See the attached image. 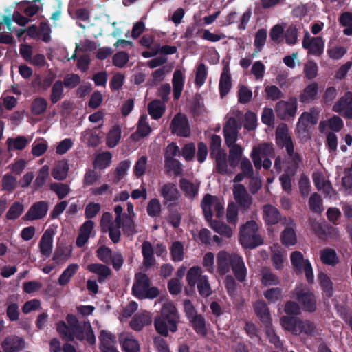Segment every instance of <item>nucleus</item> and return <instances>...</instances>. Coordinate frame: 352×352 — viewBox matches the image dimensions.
<instances>
[{
  "label": "nucleus",
  "mask_w": 352,
  "mask_h": 352,
  "mask_svg": "<svg viewBox=\"0 0 352 352\" xmlns=\"http://www.w3.org/2000/svg\"><path fill=\"white\" fill-rule=\"evenodd\" d=\"M172 260L175 262L182 261L184 258V245L180 241H174L170 248Z\"/></svg>",
  "instance_id": "nucleus-48"
},
{
  "label": "nucleus",
  "mask_w": 352,
  "mask_h": 352,
  "mask_svg": "<svg viewBox=\"0 0 352 352\" xmlns=\"http://www.w3.org/2000/svg\"><path fill=\"white\" fill-rule=\"evenodd\" d=\"M181 190L184 192L186 197L194 199L198 194L199 184H194L186 178L179 180Z\"/></svg>",
  "instance_id": "nucleus-29"
},
{
  "label": "nucleus",
  "mask_w": 352,
  "mask_h": 352,
  "mask_svg": "<svg viewBox=\"0 0 352 352\" xmlns=\"http://www.w3.org/2000/svg\"><path fill=\"white\" fill-rule=\"evenodd\" d=\"M275 111L277 116L281 120L294 117L297 111V98L292 96L287 101L278 102L276 104Z\"/></svg>",
  "instance_id": "nucleus-11"
},
{
  "label": "nucleus",
  "mask_w": 352,
  "mask_h": 352,
  "mask_svg": "<svg viewBox=\"0 0 352 352\" xmlns=\"http://www.w3.org/2000/svg\"><path fill=\"white\" fill-rule=\"evenodd\" d=\"M243 154L242 148L239 144L230 147L229 155L228 156L229 165L232 168H235L241 160Z\"/></svg>",
  "instance_id": "nucleus-37"
},
{
  "label": "nucleus",
  "mask_w": 352,
  "mask_h": 352,
  "mask_svg": "<svg viewBox=\"0 0 352 352\" xmlns=\"http://www.w3.org/2000/svg\"><path fill=\"white\" fill-rule=\"evenodd\" d=\"M79 266L78 264L72 263L67 266V267L62 272L58 278V284L60 286L67 285L72 278V277L77 272Z\"/></svg>",
  "instance_id": "nucleus-36"
},
{
  "label": "nucleus",
  "mask_w": 352,
  "mask_h": 352,
  "mask_svg": "<svg viewBox=\"0 0 352 352\" xmlns=\"http://www.w3.org/2000/svg\"><path fill=\"white\" fill-rule=\"evenodd\" d=\"M285 162L287 164L285 172L289 173L292 175H295L302 162V157L299 153H296L294 157H287Z\"/></svg>",
  "instance_id": "nucleus-38"
},
{
  "label": "nucleus",
  "mask_w": 352,
  "mask_h": 352,
  "mask_svg": "<svg viewBox=\"0 0 352 352\" xmlns=\"http://www.w3.org/2000/svg\"><path fill=\"white\" fill-rule=\"evenodd\" d=\"M290 260L297 273L305 271L307 280L309 283L314 282V273L311 263L308 259H304L303 254L300 251H294L290 255Z\"/></svg>",
  "instance_id": "nucleus-6"
},
{
  "label": "nucleus",
  "mask_w": 352,
  "mask_h": 352,
  "mask_svg": "<svg viewBox=\"0 0 352 352\" xmlns=\"http://www.w3.org/2000/svg\"><path fill=\"white\" fill-rule=\"evenodd\" d=\"M300 330L309 336H314L317 333L316 324L309 320H301Z\"/></svg>",
  "instance_id": "nucleus-62"
},
{
  "label": "nucleus",
  "mask_w": 352,
  "mask_h": 352,
  "mask_svg": "<svg viewBox=\"0 0 352 352\" xmlns=\"http://www.w3.org/2000/svg\"><path fill=\"white\" fill-rule=\"evenodd\" d=\"M159 193L163 198V204L169 208L176 206L180 197V193L176 185L172 182H168L159 188Z\"/></svg>",
  "instance_id": "nucleus-8"
},
{
  "label": "nucleus",
  "mask_w": 352,
  "mask_h": 352,
  "mask_svg": "<svg viewBox=\"0 0 352 352\" xmlns=\"http://www.w3.org/2000/svg\"><path fill=\"white\" fill-rule=\"evenodd\" d=\"M201 206L206 221L212 220V207L214 208L217 217H220L224 211V207L218 197L210 194H206L204 196L201 201Z\"/></svg>",
  "instance_id": "nucleus-5"
},
{
  "label": "nucleus",
  "mask_w": 352,
  "mask_h": 352,
  "mask_svg": "<svg viewBox=\"0 0 352 352\" xmlns=\"http://www.w3.org/2000/svg\"><path fill=\"white\" fill-rule=\"evenodd\" d=\"M121 138V129L120 126L115 125L107 135V144L109 148H114Z\"/></svg>",
  "instance_id": "nucleus-43"
},
{
  "label": "nucleus",
  "mask_w": 352,
  "mask_h": 352,
  "mask_svg": "<svg viewBox=\"0 0 352 352\" xmlns=\"http://www.w3.org/2000/svg\"><path fill=\"white\" fill-rule=\"evenodd\" d=\"M142 254L144 258V265L151 267L155 263L154 250L151 242L145 241L142 244Z\"/></svg>",
  "instance_id": "nucleus-30"
},
{
  "label": "nucleus",
  "mask_w": 352,
  "mask_h": 352,
  "mask_svg": "<svg viewBox=\"0 0 352 352\" xmlns=\"http://www.w3.org/2000/svg\"><path fill=\"white\" fill-rule=\"evenodd\" d=\"M146 210L148 216L151 217H159L161 213V204L160 201L156 198L151 199L148 201Z\"/></svg>",
  "instance_id": "nucleus-57"
},
{
  "label": "nucleus",
  "mask_w": 352,
  "mask_h": 352,
  "mask_svg": "<svg viewBox=\"0 0 352 352\" xmlns=\"http://www.w3.org/2000/svg\"><path fill=\"white\" fill-rule=\"evenodd\" d=\"M54 231L47 229L45 231L39 242V249L41 254L50 256L52 251Z\"/></svg>",
  "instance_id": "nucleus-24"
},
{
  "label": "nucleus",
  "mask_w": 352,
  "mask_h": 352,
  "mask_svg": "<svg viewBox=\"0 0 352 352\" xmlns=\"http://www.w3.org/2000/svg\"><path fill=\"white\" fill-rule=\"evenodd\" d=\"M333 111L352 120V92L346 91L333 106Z\"/></svg>",
  "instance_id": "nucleus-13"
},
{
  "label": "nucleus",
  "mask_w": 352,
  "mask_h": 352,
  "mask_svg": "<svg viewBox=\"0 0 352 352\" xmlns=\"http://www.w3.org/2000/svg\"><path fill=\"white\" fill-rule=\"evenodd\" d=\"M168 209L167 221L174 228H177L181 223L182 215L178 210L173 209V207H170Z\"/></svg>",
  "instance_id": "nucleus-60"
},
{
  "label": "nucleus",
  "mask_w": 352,
  "mask_h": 352,
  "mask_svg": "<svg viewBox=\"0 0 352 352\" xmlns=\"http://www.w3.org/2000/svg\"><path fill=\"white\" fill-rule=\"evenodd\" d=\"M263 218L267 226L277 224L281 219L279 210L271 204H266L263 206Z\"/></svg>",
  "instance_id": "nucleus-23"
},
{
  "label": "nucleus",
  "mask_w": 352,
  "mask_h": 352,
  "mask_svg": "<svg viewBox=\"0 0 352 352\" xmlns=\"http://www.w3.org/2000/svg\"><path fill=\"white\" fill-rule=\"evenodd\" d=\"M29 141L25 136H18L14 139L8 138L7 143L8 146H12L14 150H23L28 145Z\"/></svg>",
  "instance_id": "nucleus-59"
},
{
  "label": "nucleus",
  "mask_w": 352,
  "mask_h": 352,
  "mask_svg": "<svg viewBox=\"0 0 352 352\" xmlns=\"http://www.w3.org/2000/svg\"><path fill=\"white\" fill-rule=\"evenodd\" d=\"M78 0H70L69 4V14L73 18L82 21H88L90 19V11L86 8H81L75 10L72 13V8L77 4Z\"/></svg>",
  "instance_id": "nucleus-32"
},
{
  "label": "nucleus",
  "mask_w": 352,
  "mask_h": 352,
  "mask_svg": "<svg viewBox=\"0 0 352 352\" xmlns=\"http://www.w3.org/2000/svg\"><path fill=\"white\" fill-rule=\"evenodd\" d=\"M129 54L124 51L116 53L112 58L113 65L117 67L122 68L129 62Z\"/></svg>",
  "instance_id": "nucleus-58"
},
{
  "label": "nucleus",
  "mask_w": 352,
  "mask_h": 352,
  "mask_svg": "<svg viewBox=\"0 0 352 352\" xmlns=\"http://www.w3.org/2000/svg\"><path fill=\"white\" fill-rule=\"evenodd\" d=\"M179 316L175 306L171 303L163 305L160 315L154 320L156 331L163 336H167L168 330L175 332L177 330V323Z\"/></svg>",
  "instance_id": "nucleus-3"
},
{
  "label": "nucleus",
  "mask_w": 352,
  "mask_h": 352,
  "mask_svg": "<svg viewBox=\"0 0 352 352\" xmlns=\"http://www.w3.org/2000/svg\"><path fill=\"white\" fill-rule=\"evenodd\" d=\"M223 132L228 147L235 146L238 137L237 122L235 118H230L228 119L223 127Z\"/></svg>",
  "instance_id": "nucleus-16"
},
{
  "label": "nucleus",
  "mask_w": 352,
  "mask_h": 352,
  "mask_svg": "<svg viewBox=\"0 0 352 352\" xmlns=\"http://www.w3.org/2000/svg\"><path fill=\"white\" fill-rule=\"evenodd\" d=\"M302 44L303 48L307 50L309 54L320 56L323 53L324 43L320 36L311 37L309 32H306Z\"/></svg>",
  "instance_id": "nucleus-12"
},
{
  "label": "nucleus",
  "mask_w": 352,
  "mask_h": 352,
  "mask_svg": "<svg viewBox=\"0 0 352 352\" xmlns=\"http://www.w3.org/2000/svg\"><path fill=\"white\" fill-rule=\"evenodd\" d=\"M24 206L20 201H14L10 207L6 214V218L9 220H15L23 213Z\"/></svg>",
  "instance_id": "nucleus-49"
},
{
  "label": "nucleus",
  "mask_w": 352,
  "mask_h": 352,
  "mask_svg": "<svg viewBox=\"0 0 352 352\" xmlns=\"http://www.w3.org/2000/svg\"><path fill=\"white\" fill-rule=\"evenodd\" d=\"M318 92V85L316 82L309 84L299 96L302 103H310L316 98Z\"/></svg>",
  "instance_id": "nucleus-27"
},
{
  "label": "nucleus",
  "mask_w": 352,
  "mask_h": 352,
  "mask_svg": "<svg viewBox=\"0 0 352 352\" xmlns=\"http://www.w3.org/2000/svg\"><path fill=\"white\" fill-rule=\"evenodd\" d=\"M150 285L151 280L146 274L141 272L136 274L132 287L133 295L140 299Z\"/></svg>",
  "instance_id": "nucleus-18"
},
{
  "label": "nucleus",
  "mask_w": 352,
  "mask_h": 352,
  "mask_svg": "<svg viewBox=\"0 0 352 352\" xmlns=\"http://www.w3.org/2000/svg\"><path fill=\"white\" fill-rule=\"evenodd\" d=\"M122 349L124 352H140V344L133 337H126L120 341Z\"/></svg>",
  "instance_id": "nucleus-42"
},
{
  "label": "nucleus",
  "mask_w": 352,
  "mask_h": 352,
  "mask_svg": "<svg viewBox=\"0 0 352 352\" xmlns=\"http://www.w3.org/2000/svg\"><path fill=\"white\" fill-rule=\"evenodd\" d=\"M258 226L254 220L242 225L239 231V242L246 249H254L263 243V237L258 233Z\"/></svg>",
  "instance_id": "nucleus-4"
},
{
  "label": "nucleus",
  "mask_w": 352,
  "mask_h": 352,
  "mask_svg": "<svg viewBox=\"0 0 352 352\" xmlns=\"http://www.w3.org/2000/svg\"><path fill=\"white\" fill-rule=\"evenodd\" d=\"M48 211V204L45 201H39L33 204L23 217L25 221H34L45 217Z\"/></svg>",
  "instance_id": "nucleus-15"
},
{
  "label": "nucleus",
  "mask_w": 352,
  "mask_h": 352,
  "mask_svg": "<svg viewBox=\"0 0 352 352\" xmlns=\"http://www.w3.org/2000/svg\"><path fill=\"white\" fill-rule=\"evenodd\" d=\"M207 221L209 223L210 227L221 236L226 238H230L232 236V228L225 223L217 220Z\"/></svg>",
  "instance_id": "nucleus-33"
},
{
  "label": "nucleus",
  "mask_w": 352,
  "mask_h": 352,
  "mask_svg": "<svg viewBox=\"0 0 352 352\" xmlns=\"http://www.w3.org/2000/svg\"><path fill=\"white\" fill-rule=\"evenodd\" d=\"M164 166L168 170L173 171L175 176L182 174L183 168L181 162L175 158L164 159Z\"/></svg>",
  "instance_id": "nucleus-46"
},
{
  "label": "nucleus",
  "mask_w": 352,
  "mask_h": 352,
  "mask_svg": "<svg viewBox=\"0 0 352 352\" xmlns=\"http://www.w3.org/2000/svg\"><path fill=\"white\" fill-rule=\"evenodd\" d=\"M197 289L202 297H208L211 294V288L207 276H201L197 283Z\"/></svg>",
  "instance_id": "nucleus-52"
},
{
  "label": "nucleus",
  "mask_w": 352,
  "mask_h": 352,
  "mask_svg": "<svg viewBox=\"0 0 352 352\" xmlns=\"http://www.w3.org/2000/svg\"><path fill=\"white\" fill-rule=\"evenodd\" d=\"M294 298L305 311L313 313L316 310V298L312 292L303 289L296 290Z\"/></svg>",
  "instance_id": "nucleus-10"
},
{
  "label": "nucleus",
  "mask_w": 352,
  "mask_h": 352,
  "mask_svg": "<svg viewBox=\"0 0 352 352\" xmlns=\"http://www.w3.org/2000/svg\"><path fill=\"white\" fill-rule=\"evenodd\" d=\"M320 259L324 264L332 266H335L339 263L336 251L331 248H324L320 252Z\"/></svg>",
  "instance_id": "nucleus-39"
},
{
  "label": "nucleus",
  "mask_w": 352,
  "mask_h": 352,
  "mask_svg": "<svg viewBox=\"0 0 352 352\" xmlns=\"http://www.w3.org/2000/svg\"><path fill=\"white\" fill-rule=\"evenodd\" d=\"M148 111L153 119L158 120L162 117L165 107L160 100H155L148 104Z\"/></svg>",
  "instance_id": "nucleus-40"
},
{
  "label": "nucleus",
  "mask_w": 352,
  "mask_h": 352,
  "mask_svg": "<svg viewBox=\"0 0 352 352\" xmlns=\"http://www.w3.org/2000/svg\"><path fill=\"white\" fill-rule=\"evenodd\" d=\"M16 185L17 181L16 177L8 173L3 175L2 178L3 190L12 192L15 190Z\"/></svg>",
  "instance_id": "nucleus-55"
},
{
  "label": "nucleus",
  "mask_w": 352,
  "mask_h": 352,
  "mask_svg": "<svg viewBox=\"0 0 352 352\" xmlns=\"http://www.w3.org/2000/svg\"><path fill=\"white\" fill-rule=\"evenodd\" d=\"M201 273V270L199 267H192L189 269L186 274V280L189 286L194 287L199 283V278L202 276Z\"/></svg>",
  "instance_id": "nucleus-50"
},
{
  "label": "nucleus",
  "mask_w": 352,
  "mask_h": 352,
  "mask_svg": "<svg viewBox=\"0 0 352 352\" xmlns=\"http://www.w3.org/2000/svg\"><path fill=\"white\" fill-rule=\"evenodd\" d=\"M266 38L267 30L265 29L261 28L256 32L254 42L256 52H258L261 50L265 43Z\"/></svg>",
  "instance_id": "nucleus-61"
},
{
  "label": "nucleus",
  "mask_w": 352,
  "mask_h": 352,
  "mask_svg": "<svg viewBox=\"0 0 352 352\" xmlns=\"http://www.w3.org/2000/svg\"><path fill=\"white\" fill-rule=\"evenodd\" d=\"M254 167L260 170L262 167L263 157H274L275 151L272 143L264 142L253 147L250 154Z\"/></svg>",
  "instance_id": "nucleus-7"
},
{
  "label": "nucleus",
  "mask_w": 352,
  "mask_h": 352,
  "mask_svg": "<svg viewBox=\"0 0 352 352\" xmlns=\"http://www.w3.org/2000/svg\"><path fill=\"white\" fill-rule=\"evenodd\" d=\"M170 129L173 134L179 137L188 138L190 135V127L187 117L181 113H177L171 120Z\"/></svg>",
  "instance_id": "nucleus-9"
},
{
  "label": "nucleus",
  "mask_w": 352,
  "mask_h": 352,
  "mask_svg": "<svg viewBox=\"0 0 352 352\" xmlns=\"http://www.w3.org/2000/svg\"><path fill=\"white\" fill-rule=\"evenodd\" d=\"M276 142L280 148L285 147L293 143L292 137L288 134V129L286 124L278 126L276 131Z\"/></svg>",
  "instance_id": "nucleus-28"
},
{
  "label": "nucleus",
  "mask_w": 352,
  "mask_h": 352,
  "mask_svg": "<svg viewBox=\"0 0 352 352\" xmlns=\"http://www.w3.org/2000/svg\"><path fill=\"white\" fill-rule=\"evenodd\" d=\"M232 87L231 76L228 66H225L221 74L219 89L221 98L226 96Z\"/></svg>",
  "instance_id": "nucleus-26"
},
{
  "label": "nucleus",
  "mask_w": 352,
  "mask_h": 352,
  "mask_svg": "<svg viewBox=\"0 0 352 352\" xmlns=\"http://www.w3.org/2000/svg\"><path fill=\"white\" fill-rule=\"evenodd\" d=\"M280 241L286 247L294 245L297 243V236L293 227H286L280 234Z\"/></svg>",
  "instance_id": "nucleus-34"
},
{
  "label": "nucleus",
  "mask_w": 352,
  "mask_h": 352,
  "mask_svg": "<svg viewBox=\"0 0 352 352\" xmlns=\"http://www.w3.org/2000/svg\"><path fill=\"white\" fill-rule=\"evenodd\" d=\"M101 352H119L115 346L116 336L108 331L102 330L99 336Z\"/></svg>",
  "instance_id": "nucleus-19"
},
{
  "label": "nucleus",
  "mask_w": 352,
  "mask_h": 352,
  "mask_svg": "<svg viewBox=\"0 0 352 352\" xmlns=\"http://www.w3.org/2000/svg\"><path fill=\"white\" fill-rule=\"evenodd\" d=\"M254 310L265 327L272 326V317L270 309L264 300H257L254 305Z\"/></svg>",
  "instance_id": "nucleus-20"
},
{
  "label": "nucleus",
  "mask_w": 352,
  "mask_h": 352,
  "mask_svg": "<svg viewBox=\"0 0 352 352\" xmlns=\"http://www.w3.org/2000/svg\"><path fill=\"white\" fill-rule=\"evenodd\" d=\"M318 278L324 296L327 298L332 297L333 294V283L330 277L324 272H320Z\"/></svg>",
  "instance_id": "nucleus-31"
},
{
  "label": "nucleus",
  "mask_w": 352,
  "mask_h": 352,
  "mask_svg": "<svg viewBox=\"0 0 352 352\" xmlns=\"http://www.w3.org/2000/svg\"><path fill=\"white\" fill-rule=\"evenodd\" d=\"M87 269L98 276V281L102 283L111 276V270L107 265L100 263H91L87 265Z\"/></svg>",
  "instance_id": "nucleus-25"
},
{
  "label": "nucleus",
  "mask_w": 352,
  "mask_h": 352,
  "mask_svg": "<svg viewBox=\"0 0 352 352\" xmlns=\"http://www.w3.org/2000/svg\"><path fill=\"white\" fill-rule=\"evenodd\" d=\"M112 155L109 152H104L98 155L94 160L95 168L104 169L108 167L111 162Z\"/></svg>",
  "instance_id": "nucleus-47"
},
{
  "label": "nucleus",
  "mask_w": 352,
  "mask_h": 352,
  "mask_svg": "<svg viewBox=\"0 0 352 352\" xmlns=\"http://www.w3.org/2000/svg\"><path fill=\"white\" fill-rule=\"evenodd\" d=\"M131 166V162L128 160H123L119 163L114 171L113 183L118 184L126 175L128 170Z\"/></svg>",
  "instance_id": "nucleus-41"
},
{
  "label": "nucleus",
  "mask_w": 352,
  "mask_h": 352,
  "mask_svg": "<svg viewBox=\"0 0 352 352\" xmlns=\"http://www.w3.org/2000/svg\"><path fill=\"white\" fill-rule=\"evenodd\" d=\"M66 320L67 323L63 320L56 323V331L63 339L74 342L76 338L80 342L86 340L91 346L95 345L96 336L89 321L84 322L83 325H81L76 316L73 314H68Z\"/></svg>",
  "instance_id": "nucleus-2"
},
{
  "label": "nucleus",
  "mask_w": 352,
  "mask_h": 352,
  "mask_svg": "<svg viewBox=\"0 0 352 352\" xmlns=\"http://www.w3.org/2000/svg\"><path fill=\"white\" fill-rule=\"evenodd\" d=\"M310 210L315 213H321L323 210L321 197L317 192L313 193L309 199Z\"/></svg>",
  "instance_id": "nucleus-51"
},
{
  "label": "nucleus",
  "mask_w": 352,
  "mask_h": 352,
  "mask_svg": "<svg viewBox=\"0 0 352 352\" xmlns=\"http://www.w3.org/2000/svg\"><path fill=\"white\" fill-rule=\"evenodd\" d=\"M68 165L66 163H59L53 169L52 175L55 179L64 180L68 173Z\"/></svg>",
  "instance_id": "nucleus-53"
},
{
  "label": "nucleus",
  "mask_w": 352,
  "mask_h": 352,
  "mask_svg": "<svg viewBox=\"0 0 352 352\" xmlns=\"http://www.w3.org/2000/svg\"><path fill=\"white\" fill-rule=\"evenodd\" d=\"M233 196L241 208L245 210L250 209L252 204V197L243 184H239L234 186Z\"/></svg>",
  "instance_id": "nucleus-14"
},
{
  "label": "nucleus",
  "mask_w": 352,
  "mask_h": 352,
  "mask_svg": "<svg viewBox=\"0 0 352 352\" xmlns=\"http://www.w3.org/2000/svg\"><path fill=\"white\" fill-rule=\"evenodd\" d=\"M262 283L265 285H275L279 284L278 278L270 270H263L262 272Z\"/></svg>",
  "instance_id": "nucleus-63"
},
{
  "label": "nucleus",
  "mask_w": 352,
  "mask_h": 352,
  "mask_svg": "<svg viewBox=\"0 0 352 352\" xmlns=\"http://www.w3.org/2000/svg\"><path fill=\"white\" fill-rule=\"evenodd\" d=\"M301 319L292 316H283L280 318V322L283 327L294 335H300L302 330H300Z\"/></svg>",
  "instance_id": "nucleus-22"
},
{
  "label": "nucleus",
  "mask_w": 352,
  "mask_h": 352,
  "mask_svg": "<svg viewBox=\"0 0 352 352\" xmlns=\"http://www.w3.org/2000/svg\"><path fill=\"white\" fill-rule=\"evenodd\" d=\"M193 329L197 334L206 336L207 329L206 327V320L201 314H197L188 319Z\"/></svg>",
  "instance_id": "nucleus-35"
},
{
  "label": "nucleus",
  "mask_w": 352,
  "mask_h": 352,
  "mask_svg": "<svg viewBox=\"0 0 352 352\" xmlns=\"http://www.w3.org/2000/svg\"><path fill=\"white\" fill-rule=\"evenodd\" d=\"M47 107L46 99L42 97L35 98L31 106L32 113L34 116H40L45 112Z\"/></svg>",
  "instance_id": "nucleus-45"
},
{
  "label": "nucleus",
  "mask_w": 352,
  "mask_h": 352,
  "mask_svg": "<svg viewBox=\"0 0 352 352\" xmlns=\"http://www.w3.org/2000/svg\"><path fill=\"white\" fill-rule=\"evenodd\" d=\"M96 253L98 258L102 262L106 264L111 263V261L112 260V256L113 255V252L111 248L105 245H102L97 250Z\"/></svg>",
  "instance_id": "nucleus-54"
},
{
  "label": "nucleus",
  "mask_w": 352,
  "mask_h": 352,
  "mask_svg": "<svg viewBox=\"0 0 352 352\" xmlns=\"http://www.w3.org/2000/svg\"><path fill=\"white\" fill-rule=\"evenodd\" d=\"M48 176L49 168L47 166H44L40 169L38 175L34 182V186L36 190L43 186Z\"/></svg>",
  "instance_id": "nucleus-64"
},
{
  "label": "nucleus",
  "mask_w": 352,
  "mask_h": 352,
  "mask_svg": "<svg viewBox=\"0 0 352 352\" xmlns=\"http://www.w3.org/2000/svg\"><path fill=\"white\" fill-rule=\"evenodd\" d=\"M217 271L221 276L230 272V270L234 274L227 275L224 279V285L228 294L233 296L237 287L236 280L240 283L245 281L248 270L243 258L236 253H229L222 250L217 254Z\"/></svg>",
  "instance_id": "nucleus-1"
},
{
  "label": "nucleus",
  "mask_w": 352,
  "mask_h": 352,
  "mask_svg": "<svg viewBox=\"0 0 352 352\" xmlns=\"http://www.w3.org/2000/svg\"><path fill=\"white\" fill-rule=\"evenodd\" d=\"M25 346L24 339L15 335L8 336L1 342V347L4 352H19Z\"/></svg>",
  "instance_id": "nucleus-17"
},
{
  "label": "nucleus",
  "mask_w": 352,
  "mask_h": 352,
  "mask_svg": "<svg viewBox=\"0 0 352 352\" xmlns=\"http://www.w3.org/2000/svg\"><path fill=\"white\" fill-rule=\"evenodd\" d=\"M50 188L60 199H64L70 191L69 186L62 183H53L51 184Z\"/></svg>",
  "instance_id": "nucleus-56"
},
{
  "label": "nucleus",
  "mask_w": 352,
  "mask_h": 352,
  "mask_svg": "<svg viewBox=\"0 0 352 352\" xmlns=\"http://www.w3.org/2000/svg\"><path fill=\"white\" fill-rule=\"evenodd\" d=\"M63 86V81L60 80L53 84L50 94V101L53 104L57 103L62 98L64 91Z\"/></svg>",
  "instance_id": "nucleus-44"
},
{
  "label": "nucleus",
  "mask_w": 352,
  "mask_h": 352,
  "mask_svg": "<svg viewBox=\"0 0 352 352\" xmlns=\"http://www.w3.org/2000/svg\"><path fill=\"white\" fill-rule=\"evenodd\" d=\"M210 157L215 161L214 172L222 175L231 173V171L228 168L229 162L226 151H218L214 155H210Z\"/></svg>",
  "instance_id": "nucleus-21"
}]
</instances>
